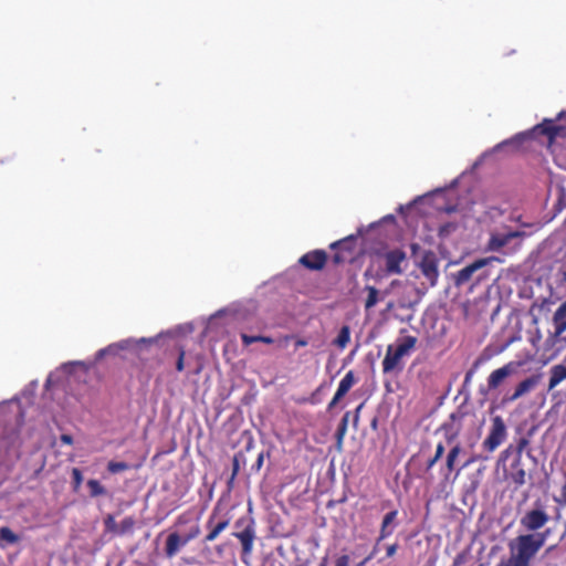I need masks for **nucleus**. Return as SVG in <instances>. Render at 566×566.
I'll return each mask as SVG.
<instances>
[{
    "mask_svg": "<svg viewBox=\"0 0 566 566\" xmlns=\"http://www.w3.org/2000/svg\"><path fill=\"white\" fill-rule=\"evenodd\" d=\"M548 532L518 535L509 544L510 556L497 566H531L532 559L544 546Z\"/></svg>",
    "mask_w": 566,
    "mask_h": 566,
    "instance_id": "1",
    "label": "nucleus"
},
{
    "mask_svg": "<svg viewBox=\"0 0 566 566\" xmlns=\"http://www.w3.org/2000/svg\"><path fill=\"white\" fill-rule=\"evenodd\" d=\"M566 116V111H562L556 119H543L542 123L535 125L531 130L520 133L515 135L512 139L505 142L506 144H513L520 146L523 142L535 137L536 135H544L548 139V144L552 145L557 138L566 137V126L556 124V120H559Z\"/></svg>",
    "mask_w": 566,
    "mask_h": 566,
    "instance_id": "2",
    "label": "nucleus"
},
{
    "mask_svg": "<svg viewBox=\"0 0 566 566\" xmlns=\"http://www.w3.org/2000/svg\"><path fill=\"white\" fill-rule=\"evenodd\" d=\"M493 262L503 263L504 260L496 255H490L474 260L453 275L454 285L459 287L467 284L478 271L482 272L478 274L475 284H480L481 282L488 280L490 277V272L489 270H485V268Z\"/></svg>",
    "mask_w": 566,
    "mask_h": 566,
    "instance_id": "3",
    "label": "nucleus"
},
{
    "mask_svg": "<svg viewBox=\"0 0 566 566\" xmlns=\"http://www.w3.org/2000/svg\"><path fill=\"white\" fill-rule=\"evenodd\" d=\"M234 528L232 536L241 543V559L248 564V558L253 552L256 538L255 521L252 516H241L235 521Z\"/></svg>",
    "mask_w": 566,
    "mask_h": 566,
    "instance_id": "4",
    "label": "nucleus"
},
{
    "mask_svg": "<svg viewBox=\"0 0 566 566\" xmlns=\"http://www.w3.org/2000/svg\"><path fill=\"white\" fill-rule=\"evenodd\" d=\"M417 343L415 336H405L399 338L396 345H388L385 358L382 360V371L385 374L391 373L395 369H401L400 363L405 355H407Z\"/></svg>",
    "mask_w": 566,
    "mask_h": 566,
    "instance_id": "5",
    "label": "nucleus"
},
{
    "mask_svg": "<svg viewBox=\"0 0 566 566\" xmlns=\"http://www.w3.org/2000/svg\"><path fill=\"white\" fill-rule=\"evenodd\" d=\"M551 520L546 507L537 500L534 502L533 507L526 511L520 520V525L527 532H537L544 527Z\"/></svg>",
    "mask_w": 566,
    "mask_h": 566,
    "instance_id": "6",
    "label": "nucleus"
},
{
    "mask_svg": "<svg viewBox=\"0 0 566 566\" xmlns=\"http://www.w3.org/2000/svg\"><path fill=\"white\" fill-rule=\"evenodd\" d=\"M507 437L506 424L501 416L492 418L490 431L482 442V448L488 453H493Z\"/></svg>",
    "mask_w": 566,
    "mask_h": 566,
    "instance_id": "7",
    "label": "nucleus"
},
{
    "mask_svg": "<svg viewBox=\"0 0 566 566\" xmlns=\"http://www.w3.org/2000/svg\"><path fill=\"white\" fill-rule=\"evenodd\" d=\"M524 232L518 230H507L505 232H500L499 230H491L489 233V239L485 244L486 252H502L503 254H507L503 249L516 238H523Z\"/></svg>",
    "mask_w": 566,
    "mask_h": 566,
    "instance_id": "8",
    "label": "nucleus"
},
{
    "mask_svg": "<svg viewBox=\"0 0 566 566\" xmlns=\"http://www.w3.org/2000/svg\"><path fill=\"white\" fill-rule=\"evenodd\" d=\"M554 332H549L545 344L554 346L566 332V301L563 302L553 315Z\"/></svg>",
    "mask_w": 566,
    "mask_h": 566,
    "instance_id": "9",
    "label": "nucleus"
},
{
    "mask_svg": "<svg viewBox=\"0 0 566 566\" xmlns=\"http://www.w3.org/2000/svg\"><path fill=\"white\" fill-rule=\"evenodd\" d=\"M422 275L430 282L431 286L437 284L439 277L438 259L434 252L426 251L419 262Z\"/></svg>",
    "mask_w": 566,
    "mask_h": 566,
    "instance_id": "10",
    "label": "nucleus"
},
{
    "mask_svg": "<svg viewBox=\"0 0 566 566\" xmlns=\"http://www.w3.org/2000/svg\"><path fill=\"white\" fill-rule=\"evenodd\" d=\"M517 366V363L510 361L504 366L493 370L488 377L489 390L497 389L506 378H509L516 371Z\"/></svg>",
    "mask_w": 566,
    "mask_h": 566,
    "instance_id": "11",
    "label": "nucleus"
},
{
    "mask_svg": "<svg viewBox=\"0 0 566 566\" xmlns=\"http://www.w3.org/2000/svg\"><path fill=\"white\" fill-rule=\"evenodd\" d=\"M542 379L541 374L532 375L531 377L522 380L515 388L511 396L504 397L503 402H513L524 395L531 392L536 388Z\"/></svg>",
    "mask_w": 566,
    "mask_h": 566,
    "instance_id": "12",
    "label": "nucleus"
},
{
    "mask_svg": "<svg viewBox=\"0 0 566 566\" xmlns=\"http://www.w3.org/2000/svg\"><path fill=\"white\" fill-rule=\"evenodd\" d=\"M298 262L308 270L319 271L327 262V254L324 250H314L302 255Z\"/></svg>",
    "mask_w": 566,
    "mask_h": 566,
    "instance_id": "13",
    "label": "nucleus"
},
{
    "mask_svg": "<svg viewBox=\"0 0 566 566\" xmlns=\"http://www.w3.org/2000/svg\"><path fill=\"white\" fill-rule=\"evenodd\" d=\"M385 270L387 274H401V263L406 260V253L400 249H395L384 254Z\"/></svg>",
    "mask_w": 566,
    "mask_h": 566,
    "instance_id": "14",
    "label": "nucleus"
},
{
    "mask_svg": "<svg viewBox=\"0 0 566 566\" xmlns=\"http://www.w3.org/2000/svg\"><path fill=\"white\" fill-rule=\"evenodd\" d=\"M218 511L214 509L212 513L210 514L208 521H207V528H209V533L205 536L203 542L210 543L218 538V536L223 532L230 524V518L226 517L217 523H214V520L217 517Z\"/></svg>",
    "mask_w": 566,
    "mask_h": 566,
    "instance_id": "15",
    "label": "nucleus"
},
{
    "mask_svg": "<svg viewBox=\"0 0 566 566\" xmlns=\"http://www.w3.org/2000/svg\"><path fill=\"white\" fill-rule=\"evenodd\" d=\"M465 413L462 411H457L450 415V420L444 422L441 429L444 431L447 440L451 442L454 440L461 431V421L464 418Z\"/></svg>",
    "mask_w": 566,
    "mask_h": 566,
    "instance_id": "16",
    "label": "nucleus"
},
{
    "mask_svg": "<svg viewBox=\"0 0 566 566\" xmlns=\"http://www.w3.org/2000/svg\"><path fill=\"white\" fill-rule=\"evenodd\" d=\"M355 382L356 378L354 371H347V374L340 380L333 399L328 403V410H332L338 403V401L350 390Z\"/></svg>",
    "mask_w": 566,
    "mask_h": 566,
    "instance_id": "17",
    "label": "nucleus"
},
{
    "mask_svg": "<svg viewBox=\"0 0 566 566\" xmlns=\"http://www.w3.org/2000/svg\"><path fill=\"white\" fill-rule=\"evenodd\" d=\"M398 511L392 510L385 514L382 517L380 530L378 534V542H382L387 537L391 536L398 525L397 517H398Z\"/></svg>",
    "mask_w": 566,
    "mask_h": 566,
    "instance_id": "18",
    "label": "nucleus"
},
{
    "mask_svg": "<svg viewBox=\"0 0 566 566\" xmlns=\"http://www.w3.org/2000/svg\"><path fill=\"white\" fill-rule=\"evenodd\" d=\"M188 544L187 538L177 532L170 533L166 538L165 555L172 558L177 553Z\"/></svg>",
    "mask_w": 566,
    "mask_h": 566,
    "instance_id": "19",
    "label": "nucleus"
},
{
    "mask_svg": "<svg viewBox=\"0 0 566 566\" xmlns=\"http://www.w3.org/2000/svg\"><path fill=\"white\" fill-rule=\"evenodd\" d=\"M511 468V480L514 482L516 486L524 485L526 482V472L522 465V459H520V457H515Z\"/></svg>",
    "mask_w": 566,
    "mask_h": 566,
    "instance_id": "20",
    "label": "nucleus"
},
{
    "mask_svg": "<svg viewBox=\"0 0 566 566\" xmlns=\"http://www.w3.org/2000/svg\"><path fill=\"white\" fill-rule=\"evenodd\" d=\"M548 390H553L557 385L566 379V365H554L549 370Z\"/></svg>",
    "mask_w": 566,
    "mask_h": 566,
    "instance_id": "21",
    "label": "nucleus"
},
{
    "mask_svg": "<svg viewBox=\"0 0 566 566\" xmlns=\"http://www.w3.org/2000/svg\"><path fill=\"white\" fill-rule=\"evenodd\" d=\"M355 244H356V240L353 235H349L345 239H342V240H338L336 242H333L329 248L332 250H339L342 251L343 253H345L346 255L350 256L354 252V249H355Z\"/></svg>",
    "mask_w": 566,
    "mask_h": 566,
    "instance_id": "22",
    "label": "nucleus"
},
{
    "mask_svg": "<svg viewBox=\"0 0 566 566\" xmlns=\"http://www.w3.org/2000/svg\"><path fill=\"white\" fill-rule=\"evenodd\" d=\"M364 292L367 293V297L364 303V308L366 312H369L381 300L380 291L373 285H366L364 287Z\"/></svg>",
    "mask_w": 566,
    "mask_h": 566,
    "instance_id": "23",
    "label": "nucleus"
},
{
    "mask_svg": "<svg viewBox=\"0 0 566 566\" xmlns=\"http://www.w3.org/2000/svg\"><path fill=\"white\" fill-rule=\"evenodd\" d=\"M350 340V328L348 325H344L337 337L334 339V345H336L338 348L344 349Z\"/></svg>",
    "mask_w": 566,
    "mask_h": 566,
    "instance_id": "24",
    "label": "nucleus"
},
{
    "mask_svg": "<svg viewBox=\"0 0 566 566\" xmlns=\"http://www.w3.org/2000/svg\"><path fill=\"white\" fill-rule=\"evenodd\" d=\"M241 462H245V459H244V455H243V452H238L233 455V459H232V473H231V476L228 481V486L229 489L232 488L233 485V481L235 480L239 471H240V463Z\"/></svg>",
    "mask_w": 566,
    "mask_h": 566,
    "instance_id": "25",
    "label": "nucleus"
},
{
    "mask_svg": "<svg viewBox=\"0 0 566 566\" xmlns=\"http://www.w3.org/2000/svg\"><path fill=\"white\" fill-rule=\"evenodd\" d=\"M349 416H350V412L347 411L343 416V418H342V420H340V422L338 424V428L336 430V434L335 436H336V442H337L338 448H340V446L343 444L344 437H345V434L347 432V426H348V421H349Z\"/></svg>",
    "mask_w": 566,
    "mask_h": 566,
    "instance_id": "26",
    "label": "nucleus"
},
{
    "mask_svg": "<svg viewBox=\"0 0 566 566\" xmlns=\"http://www.w3.org/2000/svg\"><path fill=\"white\" fill-rule=\"evenodd\" d=\"M129 343L130 340L126 339V340H122L119 343H116V344H112L109 345L108 347L106 348H103V349H99L97 352V358H101L103 357L104 355L111 353V354H115L118 349H127L128 346H129Z\"/></svg>",
    "mask_w": 566,
    "mask_h": 566,
    "instance_id": "27",
    "label": "nucleus"
},
{
    "mask_svg": "<svg viewBox=\"0 0 566 566\" xmlns=\"http://www.w3.org/2000/svg\"><path fill=\"white\" fill-rule=\"evenodd\" d=\"M241 339L245 346H249V345H251L253 343H258V342L264 343V344H272L274 342L273 338L270 336H263V335L250 336L244 333L241 334Z\"/></svg>",
    "mask_w": 566,
    "mask_h": 566,
    "instance_id": "28",
    "label": "nucleus"
},
{
    "mask_svg": "<svg viewBox=\"0 0 566 566\" xmlns=\"http://www.w3.org/2000/svg\"><path fill=\"white\" fill-rule=\"evenodd\" d=\"M486 360H488V357H485V356H479V357L473 361V364H472L471 368L465 373V376H464V385H468V384L472 380V378H473L474 374L476 373V370H478V369L480 368V366H481L482 364H484Z\"/></svg>",
    "mask_w": 566,
    "mask_h": 566,
    "instance_id": "29",
    "label": "nucleus"
},
{
    "mask_svg": "<svg viewBox=\"0 0 566 566\" xmlns=\"http://www.w3.org/2000/svg\"><path fill=\"white\" fill-rule=\"evenodd\" d=\"M87 486L90 489L91 496L96 497L106 494L105 488L95 479L88 480Z\"/></svg>",
    "mask_w": 566,
    "mask_h": 566,
    "instance_id": "30",
    "label": "nucleus"
},
{
    "mask_svg": "<svg viewBox=\"0 0 566 566\" xmlns=\"http://www.w3.org/2000/svg\"><path fill=\"white\" fill-rule=\"evenodd\" d=\"M0 541L6 542L7 544H15L19 542V536L9 527L3 526L0 528Z\"/></svg>",
    "mask_w": 566,
    "mask_h": 566,
    "instance_id": "31",
    "label": "nucleus"
},
{
    "mask_svg": "<svg viewBox=\"0 0 566 566\" xmlns=\"http://www.w3.org/2000/svg\"><path fill=\"white\" fill-rule=\"evenodd\" d=\"M461 452V448L459 444L454 446L448 453L447 455V469L449 472L453 471L454 469V463H455V460L458 458V455L460 454Z\"/></svg>",
    "mask_w": 566,
    "mask_h": 566,
    "instance_id": "32",
    "label": "nucleus"
},
{
    "mask_svg": "<svg viewBox=\"0 0 566 566\" xmlns=\"http://www.w3.org/2000/svg\"><path fill=\"white\" fill-rule=\"evenodd\" d=\"M128 469H129V464L127 462L109 461L107 464V470L112 474H116V473L126 471Z\"/></svg>",
    "mask_w": 566,
    "mask_h": 566,
    "instance_id": "33",
    "label": "nucleus"
},
{
    "mask_svg": "<svg viewBox=\"0 0 566 566\" xmlns=\"http://www.w3.org/2000/svg\"><path fill=\"white\" fill-rule=\"evenodd\" d=\"M444 453V446L440 442L437 444L436 453L433 454V458H431L427 463V469H431L443 455Z\"/></svg>",
    "mask_w": 566,
    "mask_h": 566,
    "instance_id": "34",
    "label": "nucleus"
},
{
    "mask_svg": "<svg viewBox=\"0 0 566 566\" xmlns=\"http://www.w3.org/2000/svg\"><path fill=\"white\" fill-rule=\"evenodd\" d=\"M266 457H268V458L270 457V452H269V451H268V452H263V451H262V452H260V453L258 454L256 461H255V462H254V464H252V467H251V471H252L253 473H259V472H260V470H261V469H262V467H263L264 459H265Z\"/></svg>",
    "mask_w": 566,
    "mask_h": 566,
    "instance_id": "35",
    "label": "nucleus"
},
{
    "mask_svg": "<svg viewBox=\"0 0 566 566\" xmlns=\"http://www.w3.org/2000/svg\"><path fill=\"white\" fill-rule=\"evenodd\" d=\"M177 352H178V356H177V360H176V369H177V371H182L185 369L186 350L182 346H179Z\"/></svg>",
    "mask_w": 566,
    "mask_h": 566,
    "instance_id": "36",
    "label": "nucleus"
},
{
    "mask_svg": "<svg viewBox=\"0 0 566 566\" xmlns=\"http://www.w3.org/2000/svg\"><path fill=\"white\" fill-rule=\"evenodd\" d=\"M457 224L453 222H447L439 227V235L441 238L449 235L453 231H455Z\"/></svg>",
    "mask_w": 566,
    "mask_h": 566,
    "instance_id": "37",
    "label": "nucleus"
},
{
    "mask_svg": "<svg viewBox=\"0 0 566 566\" xmlns=\"http://www.w3.org/2000/svg\"><path fill=\"white\" fill-rule=\"evenodd\" d=\"M348 260V255H346L345 253H343L342 251L339 250H336L335 254L333 255L332 258V261L335 265H338L340 263H344Z\"/></svg>",
    "mask_w": 566,
    "mask_h": 566,
    "instance_id": "38",
    "label": "nucleus"
},
{
    "mask_svg": "<svg viewBox=\"0 0 566 566\" xmlns=\"http://www.w3.org/2000/svg\"><path fill=\"white\" fill-rule=\"evenodd\" d=\"M72 476H73L74 488L77 489L83 481V475H82L81 470L77 468H73Z\"/></svg>",
    "mask_w": 566,
    "mask_h": 566,
    "instance_id": "39",
    "label": "nucleus"
},
{
    "mask_svg": "<svg viewBox=\"0 0 566 566\" xmlns=\"http://www.w3.org/2000/svg\"><path fill=\"white\" fill-rule=\"evenodd\" d=\"M528 440L526 438H521L518 441H517V444H516V457H520V459H522V453L524 451V449L528 446Z\"/></svg>",
    "mask_w": 566,
    "mask_h": 566,
    "instance_id": "40",
    "label": "nucleus"
},
{
    "mask_svg": "<svg viewBox=\"0 0 566 566\" xmlns=\"http://www.w3.org/2000/svg\"><path fill=\"white\" fill-rule=\"evenodd\" d=\"M380 543L381 542H378V537L376 538V543L375 545L373 546V549L371 552L369 553V555L361 562V565H365L366 563H368L369 560H371L376 555L377 553L379 552V546H380Z\"/></svg>",
    "mask_w": 566,
    "mask_h": 566,
    "instance_id": "41",
    "label": "nucleus"
},
{
    "mask_svg": "<svg viewBox=\"0 0 566 566\" xmlns=\"http://www.w3.org/2000/svg\"><path fill=\"white\" fill-rule=\"evenodd\" d=\"M400 285H401V281H399V280H394V281H391V283L389 284V286H388L386 290H384L382 292H380V297H381V300H382L385 296H387V295L390 293V291H391L392 289H395V287H397V286H400Z\"/></svg>",
    "mask_w": 566,
    "mask_h": 566,
    "instance_id": "42",
    "label": "nucleus"
},
{
    "mask_svg": "<svg viewBox=\"0 0 566 566\" xmlns=\"http://www.w3.org/2000/svg\"><path fill=\"white\" fill-rule=\"evenodd\" d=\"M200 534V527L198 525L193 526L186 535L187 542L195 539Z\"/></svg>",
    "mask_w": 566,
    "mask_h": 566,
    "instance_id": "43",
    "label": "nucleus"
},
{
    "mask_svg": "<svg viewBox=\"0 0 566 566\" xmlns=\"http://www.w3.org/2000/svg\"><path fill=\"white\" fill-rule=\"evenodd\" d=\"M398 548H399V544L398 543H394V544L387 545V547H386V557L390 558V557L395 556L397 551H398Z\"/></svg>",
    "mask_w": 566,
    "mask_h": 566,
    "instance_id": "44",
    "label": "nucleus"
},
{
    "mask_svg": "<svg viewBox=\"0 0 566 566\" xmlns=\"http://www.w3.org/2000/svg\"><path fill=\"white\" fill-rule=\"evenodd\" d=\"M335 566H349V556L348 555L339 556L335 562Z\"/></svg>",
    "mask_w": 566,
    "mask_h": 566,
    "instance_id": "45",
    "label": "nucleus"
},
{
    "mask_svg": "<svg viewBox=\"0 0 566 566\" xmlns=\"http://www.w3.org/2000/svg\"><path fill=\"white\" fill-rule=\"evenodd\" d=\"M364 407V402H361L355 410V415H354V418H353V426L355 428H357L358 426V421H359V413H360V410L363 409Z\"/></svg>",
    "mask_w": 566,
    "mask_h": 566,
    "instance_id": "46",
    "label": "nucleus"
},
{
    "mask_svg": "<svg viewBox=\"0 0 566 566\" xmlns=\"http://www.w3.org/2000/svg\"><path fill=\"white\" fill-rule=\"evenodd\" d=\"M134 525V520L132 517H126L122 521L123 531H126Z\"/></svg>",
    "mask_w": 566,
    "mask_h": 566,
    "instance_id": "47",
    "label": "nucleus"
},
{
    "mask_svg": "<svg viewBox=\"0 0 566 566\" xmlns=\"http://www.w3.org/2000/svg\"><path fill=\"white\" fill-rule=\"evenodd\" d=\"M105 525H106L107 530H113L115 527V521H114V517L112 515H108L105 518Z\"/></svg>",
    "mask_w": 566,
    "mask_h": 566,
    "instance_id": "48",
    "label": "nucleus"
},
{
    "mask_svg": "<svg viewBox=\"0 0 566 566\" xmlns=\"http://www.w3.org/2000/svg\"><path fill=\"white\" fill-rule=\"evenodd\" d=\"M307 340L305 338H297L295 340V347H305L307 345Z\"/></svg>",
    "mask_w": 566,
    "mask_h": 566,
    "instance_id": "49",
    "label": "nucleus"
},
{
    "mask_svg": "<svg viewBox=\"0 0 566 566\" xmlns=\"http://www.w3.org/2000/svg\"><path fill=\"white\" fill-rule=\"evenodd\" d=\"M61 440H62L64 443H66V444H71V443L73 442L72 437H71V436H69V434H62V436H61Z\"/></svg>",
    "mask_w": 566,
    "mask_h": 566,
    "instance_id": "50",
    "label": "nucleus"
},
{
    "mask_svg": "<svg viewBox=\"0 0 566 566\" xmlns=\"http://www.w3.org/2000/svg\"><path fill=\"white\" fill-rule=\"evenodd\" d=\"M554 301H552L551 298H544L542 301V304H541V308H544L546 305H549V304H553Z\"/></svg>",
    "mask_w": 566,
    "mask_h": 566,
    "instance_id": "51",
    "label": "nucleus"
},
{
    "mask_svg": "<svg viewBox=\"0 0 566 566\" xmlns=\"http://www.w3.org/2000/svg\"><path fill=\"white\" fill-rule=\"evenodd\" d=\"M186 522H187V521H186V518H185V515H180V516H178V517H177V521H176V523H177L178 525H181V524H184V523H186Z\"/></svg>",
    "mask_w": 566,
    "mask_h": 566,
    "instance_id": "52",
    "label": "nucleus"
},
{
    "mask_svg": "<svg viewBox=\"0 0 566 566\" xmlns=\"http://www.w3.org/2000/svg\"><path fill=\"white\" fill-rule=\"evenodd\" d=\"M560 282L566 283V270L560 271Z\"/></svg>",
    "mask_w": 566,
    "mask_h": 566,
    "instance_id": "53",
    "label": "nucleus"
},
{
    "mask_svg": "<svg viewBox=\"0 0 566 566\" xmlns=\"http://www.w3.org/2000/svg\"><path fill=\"white\" fill-rule=\"evenodd\" d=\"M371 276V271L368 269L364 272V277L369 279Z\"/></svg>",
    "mask_w": 566,
    "mask_h": 566,
    "instance_id": "54",
    "label": "nucleus"
},
{
    "mask_svg": "<svg viewBox=\"0 0 566 566\" xmlns=\"http://www.w3.org/2000/svg\"><path fill=\"white\" fill-rule=\"evenodd\" d=\"M509 451H510V450H509V449H506V450H504V451L502 452V458H503V459H505V458H506V455H507Z\"/></svg>",
    "mask_w": 566,
    "mask_h": 566,
    "instance_id": "55",
    "label": "nucleus"
},
{
    "mask_svg": "<svg viewBox=\"0 0 566 566\" xmlns=\"http://www.w3.org/2000/svg\"><path fill=\"white\" fill-rule=\"evenodd\" d=\"M518 249H520V245H517L516 248L511 249V253H515Z\"/></svg>",
    "mask_w": 566,
    "mask_h": 566,
    "instance_id": "56",
    "label": "nucleus"
},
{
    "mask_svg": "<svg viewBox=\"0 0 566 566\" xmlns=\"http://www.w3.org/2000/svg\"><path fill=\"white\" fill-rule=\"evenodd\" d=\"M371 426H373L374 428H376V426H377V419H376V418L373 420Z\"/></svg>",
    "mask_w": 566,
    "mask_h": 566,
    "instance_id": "57",
    "label": "nucleus"
},
{
    "mask_svg": "<svg viewBox=\"0 0 566 566\" xmlns=\"http://www.w3.org/2000/svg\"><path fill=\"white\" fill-rule=\"evenodd\" d=\"M563 496H564V501H565V503H566V486L564 488Z\"/></svg>",
    "mask_w": 566,
    "mask_h": 566,
    "instance_id": "58",
    "label": "nucleus"
},
{
    "mask_svg": "<svg viewBox=\"0 0 566 566\" xmlns=\"http://www.w3.org/2000/svg\"><path fill=\"white\" fill-rule=\"evenodd\" d=\"M292 338H294V336H292V335H290V336H285V340H290V339H292Z\"/></svg>",
    "mask_w": 566,
    "mask_h": 566,
    "instance_id": "59",
    "label": "nucleus"
},
{
    "mask_svg": "<svg viewBox=\"0 0 566 566\" xmlns=\"http://www.w3.org/2000/svg\"><path fill=\"white\" fill-rule=\"evenodd\" d=\"M251 447H252V443H251V442H249V443L247 444V450H250V449H251Z\"/></svg>",
    "mask_w": 566,
    "mask_h": 566,
    "instance_id": "60",
    "label": "nucleus"
},
{
    "mask_svg": "<svg viewBox=\"0 0 566 566\" xmlns=\"http://www.w3.org/2000/svg\"><path fill=\"white\" fill-rule=\"evenodd\" d=\"M394 304L392 303H389L388 304V310L392 308Z\"/></svg>",
    "mask_w": 566,
    "mask_h": 566,
    "instance_id": "61",
    "label": "nucleus"
}]
</instances>
